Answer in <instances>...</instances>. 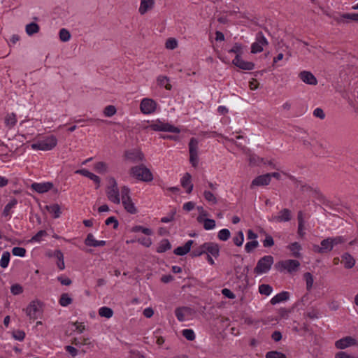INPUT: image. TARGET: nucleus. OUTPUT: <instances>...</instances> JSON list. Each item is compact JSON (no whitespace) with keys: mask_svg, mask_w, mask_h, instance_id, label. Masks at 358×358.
I'll return each instance as SVG.
<instances>
[{"mask_svg":"<svg viewBox=\"0 0 358 358\" xmlns=\"http://www.w3.org/2000/svg\"><path fill=\"white\" fill-rule=\"evenodd\" d=\"M272 290V287L267 284H262L259 286V292L261 294L268 296Z\"/></svg>","mask_w":358,"mask_h":358,"instance_id":"obj_42","label":"nucleus"},{"mask_svg":"<svg viewBox=\"0 0 358 358\" xmlns=\"http://www.w3.org/2000/svg\"><path fill=\"white\" fill-rule=\"evenodd\" d=\"M47 236V232L45 230L39 231L35 236L32 237V241L39 242L42 237Z\"/></svg>","mask_w":358,"mask_h":358,"instance_id":"obj_62","label":"nucleus"},{"mask_svg":"<svg viewBox=\"0 0 358 358\" xmlns=\"http://www.w3.org/2000/svg\"><path fill=\"white\" fill-rule=\"evenodd\" d=\"M13 336L15 340L22 341L25 337V333L22 330H16L13 332Z\"/></svg>","mask_w":358,"mask_h":358,"instance_id":"obj_58","label":"nucleus"},{"mask_svg":"<svg viewBox=\"0 0 358 358\" xmlns=\"http://www.w3.org/2000/svg\"><path fill=\"white\" fill-rule=\"evenodd\" d=\"M303 278L306 280V289L308 291H310L312 289L314 282L313 276L310 273L306 272L303 274Z\"/></svg>","mask_w":358,"mask_h":358,"instance_id":"obj_40","label":"nucleus"},{"mask_svg":"<svg viewBox=\"0 0 358 358\" xmlns=\"http://www.w3.org/2000/svg\"><path fill=\"white\" fill-rule=\"evenodd\" d=\"M274 245V241L271 236L266 235L264 241H263V245L264 247H271Z\"/></svg>","mask_w":358,"mask_h":358,"instance_id":"obj_64","label":"nucleus"},{"mask_svg":"<svg viewBox=\"0 0 358 358\" xmlns=\"http://www.w3.org/2000/svg\"><path fill=\"white\" fill-rule=\"evenodd\" d=\"M189 310L187 307H180L178 308L175 310V314L177 317V319L182 322L185 320V312H187Z\"/></svg>","mask_w":358,"mask_h":358,"instance_id":"obj_35","label":"nucleus"},{"mask_svg":"<svg viewBox=\"0 0 358 358\" xmlns=\"http://www.w3.org/2000/svg\"><path fill=\"white\" fill-rule=\"evenodd\" d=\"M329 238L331 240L333 247L338 244H342L345 241V239L343 236H336L333 238L329 237Z\"/></svg>","mask_w":358,"mask_h":358,"instance_id":"obj_59","label":"nucleus"},{"mask_svg":"<svg viewBox=\"0 0 358 358\" xmlns=\"http://www.w3.org/2000/svg\"><path fill=\"white\" fill-rule=\"evenodd\" d=\"M203 254H206L204 243L197 247H194L192 250L190 255L193 257H196Z\"/></svg>","mask_w":358,"mask_h":358,"instance_id":"obj_36","label":"nucleus"},{"mask_svg":"<svg viewBox=\"0 0 358 358\" xmlns=\"http://www.w3.org/2000/svg\"><path fill=\"white\" fill-rule=\"evenodd\" d=\"M203 196L205 199L212 204H216L217 203V199L216 196L210 191H204Z\"/></svg>","mask_w":358,"mask_h":358,"instance_id":"obj_43","label":"nucleus"},{"mask_svg":"<svg viewBox=\"0 0 358 358\" xmlns=\"http://www.w3.org/2000/svg\"><path fill=\"white\" fill-rule=\"evenodd\" d=\"M13 255L15 256L24 257L26 254V250L21 247H15L12 250Z\"/></svg>","mask_w":358,"mask_h":358,"instance_id":"obj_56","label":"nucleus"},{"mask_svg":"<svg viewBox=\"0 0 358 358\" xmlns=\"http://www.w3.org/2000/svg\"><path fill=\"white\" fill-rule=\"evenodd\" d=\"M357 341L355 338L351 336H346L336 341L335 346L338 349H345L349 346L355 345Z\"/></svg>","mask_w":358,"mask_h":358,"instance_id":"obj_16","label":"nucleus"},{"mask_svg":"<svg viewBox=\"0 0 358 358\" xmlns=\"http://www.w3.org/2000/svg\"><path fill=\"white\" fill-rule=\"evenodd\" d=\"M333 248L330 238H327L321 241V246L314 245L313 250L315 252L324 254L331 252Z\"/></svg>","mask_w":358,"mask_h":358,"instance_id":"obj_10","label":"nucleus"},{"mask_svg":"<svg viewBox=\"0 0 358 358\" xmlns=\"http://www.w3.org/2000/svg\"><path fill=\"white\" fill-rule=\"evenodd\" d=\"M132 231H134V232L141 231L142 233H143L145 235H151L152 234L151 229H150L148 228H145V227H143L142 226H135V227H134L132 228Z\"/></svg>","mask_w":358,"mask_h":358,"instance_id":"obj_55","label":"nucleus"},{"mask_svg":"<svg viewBox=\"0 0 358 358\" xmlns=\"http://www.w3.org/2000/svg\"><path fill=\"white\" fill-rule=\"evenodd\" d=\"M52 187L53 184L49 182L43 183L34 182L31 185V188L33 190L40 194L48 192L50 189L52 188Z\"/></svg>","mask_w":358,"mask_h":358,"instance_id":"obj_17","label":"nucleus"},{"mask_svg":"<svg viewBox=\"0 0 358 358\" xmlns=\"http://www.w3.org/2000/svg\"><path fill=\"white\" fill-rule=\"evenodd\" d=\"M198 144L199 142L195 138H192L189 143V161L194 167L198 164Z\"/></svg>","mask_w":358,"mask_h":358,"instance_id":"obj_8","label":"nucleus"},{"mask_svg":"<svg viewBox=\"0 0 358 358\" xmlns=\"http://www.w3.org/2000/svg\"><path fill=\"white\" fill-rule=\"evenodd\" d=\"M106 225L113 224V229H116L118 227V221L115 217H109L105 222Z\"/></svg>","mask_w":358,"mask_h":358,"instance_id":"obj_63","label":"nucleus"},{"mask_svg":"<svg viewBox=\"0 0 358 358\" xmlns=\"http://www.w3.org/2000/svg\"><path fill=\"white\" fill-rule=\"evenodd\" d=\"M57 144V140L53 135L46 136L43 139H39L31 144V148L34 150H40L48 151L52 150Z\"/></svg>","mask_w":358,"mask_h":358,"instance_id":"obj_2","label":"nucleus"},{"mask_svg":"<svg viewBox=\"0 0 358 358\" xmlns=\"http://www.w3.org/2000/svg\"><path fill=\"white\" fill-rule=\"evenodd\" d=\"M182 336L188 341H194L195 339V334L192 329H184L182 331Z\"/></svg>","mask_w":358,"mask_h":358,"instance_id":"obj_48","label":"nucleus"},{"mask_svg":"<svg viewBox=\"0 0 358 358\" xmlns=\"http://www.w3.org/2000/svg\"><path fill=\"white\" fill-rule=\"evenodd\" d=\"M73 300L69 294L63 293L59 299V303L62 306L66 307L72 303Z\"/></svg>","mask_w":358,"mask_h":358,"instance_id":"obj_37","label":"nucleus"},{"mask_svg":"<svg viewBox=\"0 0 358 358\" xmlns=\"http://www.w3.org/2000/svg\"><path fill=\"white\" fill-rule=\"evenodd\" d=\"M176 210H171V212L167 216L164 217L161 219V222L166 223V222L173 221L174 219V215H176Z\"/></svg>","mask_w":358,"mask_h":358,"instance_id":"obj_61","label":"nucleus"},{"mask_svg":"<svg viewBox=\"0 0 358 358\" xmlns=\"http://www.w3.org/2000/svg\"><path fill=\"white\" fill-rule=\"evenodd\" d=\"M99 315L101 317H104L106 318H110L113 315V311L110 308L104 306V307H101L99 310Z\"/></svg>","mask_w":358,"mask_h":358,"instance_id":"obj_38","label":"nucleus"},{"mask_svg":"<svg viewBox=\"0 0 358 358\" xmlns=\"http://www.w3.org/2000/svg\"><path fill=\"white\" fill-rule=\"evenodd\" d=\"M289 294L287 292H282L271 299V303L274 305L287 301L289 299Z\"/></svg>","mask_w":358,"mask_h":358,"instance_id":"obj_27","label":"nucleus"},{"mask_svg":"<svg viewBox=\"0 0 358 358\" xmlns=\"http://www.w3.org/2000/svg\"><path fill=\"white\" fill-rule=\"evenodd\" d=\"M270 176L268 173L259 176L255 178L251 184V187L253 186H262V185H267L270 183Z\"/></svg>","mask_w":358,"mask_h":358,"instance_id":"obj_20","label":"nucleus"},{"mask_svg":"<svg viewBox=\"0 0 358 358\" xmlns=\"http://www.w3.org/2000/svg\"><path fill=\"white\" fill-rule=\"evenodd\" d=\"M229 52L235 53L236 55H238L239 57H241V55L243 53L242 45L240 43H235L232 48L229 50Z\"/></svg>","mask_w":358,"mask_h":358,"instance_id":"obj_47","label":"nucleus"},{"mask_svg":"<svg viewBox=\"0 0 358 358\" xmlns=\"http://www.w3.org/2000/svg\"><path fill=\"white\" fill-rule=\"evenodd\" d=\"M171 245L167 239L162 240L157 247V252L159 253L164 252L171 249Z\"/></svg>","mask_w":358,"mask_h":358,"instance_id":"obj_34","label":"nucleus"},{"mask_svg":"<svg viewBox=\"0 0 358 358\" xmlns=\"http://www.w3.org/2000/svg\"><path fill=\"white\" fill-rule=\"evenodd\" d=\"M120 201H122V203L127 213L130 214L137 213V209L130 196V189L127 186H123L121 188Z\"/></svg>","mask_w":358,"mask_h":358,"instance_id":"obj_3","label":"nucleus"},{"mask_svg":"<svg viewBox=\"0 0 358 358\" xmlns=\"http://www.w3.org/2000/svg\"><path fill=\"white\" fill-rule=\"evenodd\" d=\"M243 234L241 231H239L237 235L233 238L234 244L237 246H241L243 243Z\"/></svg>","mask_w":358,"mask_h":358,"instance_id":"obj_50","label":"nucleus"},{"mask_svg":"<svg viewBox=\"0 0 358 358\" xmlns=\"http://www.w3.org/2000/svg\"><path fill=\"white\" fill-rule=\"evenodd\" d=\"M288 248L289 250L292 252V255L294 257L299 258L301 257L299 250H301V247L299 243H298L297 242L292 243L288 246Z\"/></svg>","mask_w":358,"mask_h":358,"instance_id":"obj_33","label":"nucleus"},{"mask_svg":"<svg viewBox=\"0 0 358 358\" xmlns=\"http://www.w3.org/2000/svg\"><path fill=\"white\" fill-rule=\"evenodd\" d=\"M259 245V243L257 241H252L248 242L245 246V250L247 252H251L254 249L257 248Z\"/></svg>","mask_w":358,"mask_h":358,"instance_id":"obj_49","label":"nucleus"},{"mask_svg":"<svg viewBox=\"0 0 358 358\" xmlns=\"http://www.w3.org/2000/svg\"><path fill=\"white\" fill-rule=\"evenodd\" d=\"M232 63L234 65L243 70H252L255 67L254 63L244 61L238 55H236Z\"/></svg>","mask_w":358,"mask_h":358,"instance_id":"obj_15","label":"nucleus"},{"mask_svg":"<svg viewBox=\"0 0 358 358\" xmlns=\"http://www.w3.org/2000/svg\"><path fill=\"white\" fill-rule=\"evenodd\" d=\"M155 4L154 0H141V4L138 9L141 15H144L148 10H151Z\"/></svg>","mask_w":358,"mask_h":358,"instance_id":"obj_22","label":"nucleus"},{"mask_svg":"<svg viewBox=\"0 0 358 358\" xmlns=\"http://www.w3.org/2000/svg\"><path fill=\"white\" fill-rule=\"evenodd\" d=\"M10 252L6 251L3 253L0 265L2 268H6L8 265L9 261H10Z\"/></svg>","mask_w":358,"mask_h":358,"instance_id":"obj_44","label":"nucleus"},{"mask_svg":"<svg viewBox=\"0 0 358 358\" xmlns=\"http://www.w3.org/2000/svg\"><path fill=\"white\" fill-rule=\"evenodd\" d=\"M157 103L156 102L148 98L143 99L140 104L141 111L143 114H151L156 110Z\"/></svg>","mask_w":358,"mask_h":358,"instance_id":"obj_9","label":"nucleus"},{"mask_svg":"<svg viewBox=\"0 0 358 358\" xmlns=\"http://www.w3.org/2000/svg\"><path fill=\"white\" fill-rule=\"evenodd\" d=\"M16 122V115L14 113L8 114L5 117V124L9 127H13Z\"/></svg>","mask_w":358,"mask_h":358,"instance_id":"obj_41","label":"nucleus"},{"mask_svg":"<svg viewBox=\"0 0 358 358\" xmlns=\"http://www.w3.org/2000/svg\"><path fill=\"white\" fill-rule=\"evenodd\" d=\"M215 227V221L212 219L206 218L203 220V228L206 230H210L214 229Z\"/></svg>","mask_w":358,"mask_h":358,"instance_id":"obj_51","label":"nucleus"},{"mask_svg":"<svg viewBox=\"0 0 358 358\" xmlns=\"http://www.w3.org/2000/svg\"><path fill=\"white\" fill-rule=\"evenodd\" d=\"M45 208L50 213L53 214L54 218H58L62 213L60 206L57 203L46 206Z\"/></svg>","mask_w":358,"mask_h":358,"instance_id":"obj_29","label":"nucleus"},{"mask_svg":"<svg viewBox=\"0 0 358 358\" xmlns=\"http://www.w3.org/2000/svg\"><path fill=\"white\" fill-rule=\"evenodd\" d=\"M70 38L71 34L67 29L63 28L59 31V38L62 41L66 42L69 41Z\"/></svg>","mask_w":358,"mask_h":358,"instance_id":"obj_46","label":"nucleus"},{"mask_svg":"<svg viewBox=\"0 0 358 358\" xmlns=\"http://www.w3.org/2000/svg\"><path fill=\"white\" fill-rule=\"evenodd\" d=\"M292 218V213L290 210L284 208L280 210L277 215L273 216L271 219V221L277 222H288Z\"/></svg>","mask_w":358,"mask_h":358,"instance_id":"obj_12","label":"nucleus"},{"mask_svg":"<svg viewBox=\"0 0 358 358\" xmlns=\"http://www.w3.org/2000/svg\"><path fill=\"white\" fill-rule=\"evenodd\" d=\"M106 193L109 201L116 204L120 203V191L114 178H110L109 185L106 187Z\"/></svg>","mask_w":358,"mask_h":358,"instance_id":"obj_4","label":"nucleus"},{"mask_svg":"<svg viewBox=\"0 0 358 358\" xmlns=\"http://www.w3.org/2000/svg\"><path fill=\"white\" fill-rule=\"evenodd\" d=\"M38 305V302L33 301L25 309L27 315L29 317L30 320H35L38 317V314L40 312Z\"/></svg>","mask_w":358,"mask_h":358,"instance_id":"obj_11","label":"nucleus"},{"mask_svg":"<svg viewBox=\"0 0 358 358\" xmlns=\"http://www.w3.org/2000/svg\"><path fill=\"white\" fill-rule=\"evenodd\" d=\"M71 343L75 345H88V344H90V339L87 338H74L72 340Z\"/></svg>","mask_w":358,"mask_h":358,"instance_id":"obj_54","label":"nucleus"},{"mask_svg":"<svg viewBox=\"0 0 358 358\" xmlns=\"http://www.w3.org/2000/svg\"><path fill=\"white\" fill-rule=\"evenodd\" d=\"M300 79L306 84L316 85L317 84V78L310 71H303L299 74Z\"/></svg>","mask_w":358,"mask_h":358,"instance_id":"obj_18","label":"nucleus"},{"mask_svg":"<svg viewBox=\"0 0 358 358\" xmlns=\"http://www.w3.org/2000/svg\"><path fill=\"white\" fill-rule=\"evenodd\" d=\"M125 157L127 158V159H128L131 162H137L143 161V155L139 150H134L126 152Z\"/></svg>","mask_w":358,"mask_h":358,"instance_id":"obj_19","label":"nucleus"},{"mask_svg":"<svg viewBox=\"0 0 358 358\" xmlns=\"http://www.w3.org/2000/svg\"><path fill=\"white\" fill-rule=\"evenodd\" d=\"M165 45L166 48L173 50L177 47L178 43L175 38H169L167 39Z\"/></svg>","mask_w":358,"mask_h":358,"instance_id":"obj_57","label":"nucleus"},{"mask_svg":"<svg viewBox=\"0 0 358 358\" xmlns=\"http://www.w3.org/2000/svg\"><path fill=\"white\" fill-rule=\"evenodd\" d=\"M341 262L344 264V266L346 268H351L355 264V260L353 257L349 253L346 252L342 255Z\"/></svg>","mask_w":358,"mask_h":358,"instance_id":"obj_25","label":"nucleus"},{"mask_svg":"<svg viewBox=\"0 0 358 358\" xmlns=\"http://www.w3.org/2000/svg\"><path fill=\"white\" fill-rule=\"evenodd\" d=\"M85 244L91 247H101L106 245L105 241H96L92 234H88L85 240Z\"/></svg>","mask_w":358,"mask_h":358,"instance_id":"obj_21","label":"nucleus"},{"mask_svg":"<svg viewBox=\"0 0 358 358\" xmlns=\"http://www.w3.org/2000/svg\"><path fill=\"white\" fill-rule=\"evenodd\" d=\"M288 178L296 185V187L300 186L301 191H311L313 189L307 184L303 183L301 181L298 180L295 177L291 175H287Z\"/></svg>","mask_w":358,"mask_h":358,"instance_id":"obj_28","label":"nucleus"},{"mask_svg":"<svg viewBox=\"0 0 358 358\" xmlns=\"http://www.w3.org/2000/svg\"><path fill=\"white\" fill-rule=\"evenodd\" d=\"M157 82L158 85L164 87L167 90H171L172 88L171 85L169 83V78L166 76H159L157 79Z\"/></svg>","mask_w":358,"mask_h":358,"instance_id":"obj_30","label":"nucleus"},{"mask_svg":"<svg viewBox=\"0 0 358 358\" xmlns=\"http://www.w3.org/2000/svg\"><path fill=\"white\" fill-rule=\"evenodd\" d=\"M10 291L14 295L20 294L23 292L22 287L18 284L11 286Z\"/></svg>","mask_w":358,"mask_h":358,"instance_id":"obj_60","label":"nucleus"},{"mask_svg":"<svg viewBox=\"0 0 358 358\" xmlns=\"http://www.w3.org/2000/svg\"><path fill=\"white\" fill-rule=\"evenodd\" d=\"M194 243L192 240L188 241L183 246L178 247L174 250V254L176 255L182 256L186 255L189 252L191 246Z\"/></svg>","mask_w":358,"mask_h":358,"instance_id":"obj_23","label":"nucleus"},{"mask_svg":"<svg viewBox=\"0 0 358 358\" xmlns=\"http://www.w3.org/2000/svg\"><path fill=\"white\" fill-rule=\"evenodd\" d=\"M147 129H150L153 131H168V132H173L178 134L180 133V130L169 123H165L163 122H161L159 120H157L152 124H150L149 126L146 127Z\"/></svg>","mask_w":358,"mask_h":358,"instance_id":"obj_6","label":"nucleus"},{"mask_svg":"<svg viewBox=\"0 0 358 358\" xmlns=\"http://www.w3.org/2000/svg\"><path fill=\"white\" fill-rule=\"evenodd\" d=\"M204 247L206 255H210L217 258L220 255V246L217 243L213 242L204 243Z\"/></svg>","mask_w":358,"mask_h":358,"instance_id":"obj_13","label":"nucleus"},{"mask_svg":"<svg viewBox=\"0 0 358 358\" xmlns=\"http://www.w3.org/2000/svg\"><path fill=\"white\" fill-rule=\"evenodd\" d=\"M268 43L262 31H259L256 35V41L251 45V52L253 54L261 52L264 50V47L268 45Z\"/></svg>","mask_w":358,"mask_h":358,"instance_id":"obj_7","label":"nucleus"},{"mask_svg":"<svg viewBox=\"0 0 358 358\" xmlns=\"http://www.w3.org/2000/svg\"><path fill=\"white\" fill-rule=\"evenodd\" d=\"M274 259L271 255H266L262 257L254 268V273L256 274H262L267 273L273 264Z\"/></svg>","mask_w":358,"mask_h":358,"instance_id":"obj_5","label":"nucleus"},{"mask_svg":"<svg viewBox=\"0 0 358 358\" xmlns=\"http://www.w3.org/2000/svg\"><path fill=\"white\" fill-rule=\"evenodd\" d=\"M94 169L99 173H105L108 171V164L103 162H96L94 165Z\"/></svg>","mask_w":358,"mask_h":358,"instance_id":"obj_31","label":"nucleus"},{"mask_svg":"<svg viewBox=\"0 0 358 358\" xmlns=\"http://www.w3.org/2000/svg\"><path fill=\"white\" fill-rule=\"evenodd\" d=\"M130 174L137 180L144 182H150L153 180L151 171L143 164L133 166L130 169Z\"/></svg>","mask_w":358,"mask_h":358,"instance_id":"obj_1","label":"nucleus"},{"mask_svg":"<svg viewBox=\"0 0 358 358\" xmlns=\"http://www.w3.org/2000/svg\"><path fill=\"white\" fill-rule=\"evenodd\" d=\"M266 358H286V355L277 351H271L266 353Z\"/></svg>","mask_w":358,"mask_h":358,"instance_id":"obj_52","label":"nucleus"},{"mask_svg":"<svg viewBox=\"0 0 358 358\" xmlns=\"http://www.w3.org/2000/svg\"><path fill=\"white\" fill-rule=\"evenodd\" d=\"M40 27L38 24L31 22L26 26V32L28 35L31 36L39 31Z\"/></svg>","mask_w":358,"mask_h":358,"instance_id":"obj_32","label":"nucleus"},{"mask_svg":"<svg viewBox=\"0 0 358 358\" xmlns=\"http://www.w3.org/2000/svg\"><path fill=\"white\" fill-rule=\"evenodd\" d=\"M230 231L227 229H223L218 232L217 237L220 241H227L230 237Z\"/></svg>","mask_w":358,"mask_h":358,"instance_id":"obj_45","label":"nucleus"},{"mask_svg":"<svg viewBox=\"0 0 358 358\" xmlns=\"http://www.w3.org/2000/svg\"><path fill=\"white\" fill-rule=\"evenodd\" d=\"M116 113V108L114 106L109 105L107 106L103 110V114L106 117H111L115 115Z\"/></svg>","mask_w":358,"mask_h":358,"instance_id":"obj_53","label":"nucleus"},{"mask_svg":"<svg viewBox=\"0 0 358 358\" xmlns=\"http://www.w3.org/2000/svg\"><path fill=\"white\" fill-rule=\"evenodd\" d=\"M279 264L283 269L287 270L289 273L296 271L300 266L299 262L294 259L282 261Z\"/></svg>","mask_w":358,"mask_h":358,"instance_id":"obj_14","label":"nucleus"},{"mask_svg":"<svg viewBox=\"0 0 358 358\" xmlns=\"http://www.w3.org/2000/svg\"><path fill=\"white\" fill-rule=\"evenodd\" d=\"M334 20L338 23L343 22V20H350L355 22H358V13H343L341 17H334Z\"/></svg>","mask_w":358,"mask_h":358,"instance_id":"obj_26","label":"nucleus"},{"mask_svg":"<svg viewBox=\"0 0 358 358\" xmlns=\"http://www.w3.org/2000/svg\"><path fill=\"white\" fill-rule=\"evenodd\" d=\"M17 204V201L13 199L8 204L6 205L2 213V215L4 217H8L10 214V210Z\"/></svg>","mask_w":358,"mask_h":358,"instance_id":"obj_39","label":"nucleus"},{"mask_svg":"<svg viewBox=\"0 0 358 358\" xmlns=\"http://www.w3.org/2000/svg\"><path fill=\"white\" fill-rule=\"evenodd\" d=\"M192 176L189 173H186L181 179V185L186 188L187 193L190 194L193 189V185L191 183Z\"/></svg>","mask_w":358,"mask_h":358,"instance_id":"obj_24","label":"nucleus"}]
</instances>
